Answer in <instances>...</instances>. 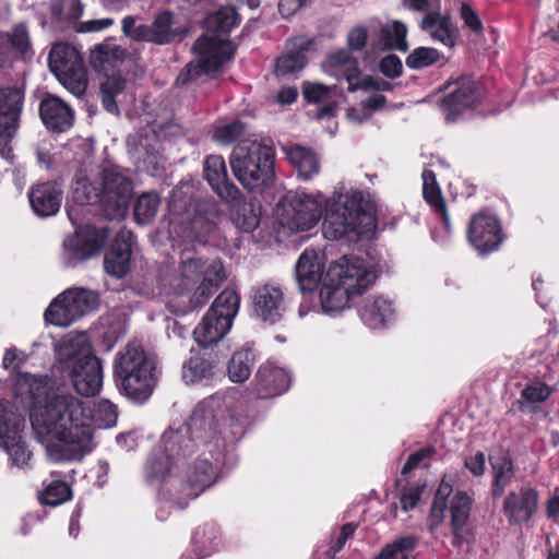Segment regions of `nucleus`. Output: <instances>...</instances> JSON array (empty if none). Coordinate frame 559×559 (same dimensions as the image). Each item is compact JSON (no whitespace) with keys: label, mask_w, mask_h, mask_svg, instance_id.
Masks as SVG:
<instances>
[{"label":"nucleus","mask_w":559,"mask_h":559,"mask_svg":"<svg viewBox=\"0 0 559 559\" xmlns=\"http://www.w3.org/2000/svg\"><path fill=\"white\" fill-rule=\"evenodd\" d=\"M227 408L225 394H213L197 404L183 428H169L163 433L160 453L146 465L150 480L160 483L162 498L185 508L214 484L217 469L207 457L199 456L185 475L178 469L200 444L209 447L211 455L219 449L218 426Z\"/></svg>","instance_id":"f257e3e1"},{"label":"nucleus","mask_w":559,"mask_h":559,"mask_svg":"<svg viewBox=\"0 0 559 559\" xmlns=\"http://www.w3.org/2000/svg\"><path fill=\"white\" fill-rule=\"evenodd\" d=\"M48 377L20 373L15 397L24 406L33 404L32 428L51 461L81 460L95 445L90 403L71 393L48 395Z\"/></svg>","instance_id":"f03ea898"},{"label":"nucleus","mask_w":559,"mask_h":559,"mask_svg":"<svg viewBox=\"0 0 559 559\" xmlns=\"http://www.w3.org/2000/svg\"><path fill=\"white\" fill-rule=\"evenodd\" d=\"M238 23L239 16L233 7H224L211 14L206 20V26L213 33L202 35L195 40L192 49L198 56V62H189L178 75L177 82L187 84L201 73L218 72L235 52V47L226 34Z\"/></svg>","instance_id":"7ed1b4c3"},{"label":"nucleus","mask_w":559,"mask_h":559,"mask_svg":"<svg viewBox=\"0 0 559 559\" xmlns=\"http://www.w3.org/2000/svg\"><path fill=\"white\" fill-rule=\"evenodd\" d=\"M226 280L219 260L207 262L190 250L182 251L176 273L169 280L170 293L186 298V310L202 307Z\"/></svg>","instance_id":"20e7f679"},{"label":"nucleus","mask_w":559,"mask_h":559,"mask_svg":"<svg viewBox=\"0 0 559 559\" xmlns=\"http://www.w3.org/2000/svg\"><path fill=\"white\" fill-rule=\"evenodd\" d=\"M275 151L269 141L250 134L234 147L229 165L240 185L250 191H263L272 186Z\"/></svg>","instance_id":"39448f33"},{"label":"nucleus","mask_w":559,"mask_h":559,"mask_svg":"<svg viewBox=\"0 0 559 559\" xmlns=\"http://www.w3.org/2000/svg\"><path fill=\"white\" fill-rule=\"evenodd\" d=\"M157 361L138 342H129L116 354L114 376L123 394L134 402H144L157 382Z\"/></svg>","instance_id":"423d86ee"},{"label":"nucleus","mask_w":559,"mask_h":559,"mask_svg":"<svg viewBox=\"0 0 559 559\" xmlns=\"http://www.w3.org/2000/svg\"><path fill=\"white\" fill-rule=\"evenodd\" d=\"M192 186L180 183L170 195L168 206L169 234L191 242H204L214 226L215 209L207 202L191 199Z\"/></svg>","instance_id":"0eeeda50"},{"label":"nucleus","mask_w":559,"mask_h":559,"mask_svg":"<svg viewBox=\"0 0 559 559\" xmlns=\"http://www.w3.org/2000/svg\"><path fill=\"white\" fill-rule=\"evenodd\" d=\"M63 371L69 372L75 391L82 396H94L103 386V366L93 355L85 335L64 340L57 350Z\"/></svg>","instance_id":"6e6552de"},{"label":"nucleus","mask_w":559,"mask_h":559,"mask_svg":"<svg viewBox=\"0 0 559 559\" xmlns=\"http://www.w3.org/2000/svg\"><path fill=\"white\" fill-rule=\"evenodd\" d=\"M326 214L322 233L328 240L356 239L359 226L368 218L364 211V198L359 191H337L324 204Z\"/></svg>","instance_id":"1a4fd4ad"},{"label":"nucleus","mask_w":559,"mask_h":559,"mask_svg":"<svg viewBox=\"0 0 559 559\" xmlns=\"http://www.w3.org/2000/svg\"><path fill=\"white\" fill-rule=\"evenodd\" d=\"M239 306L238 294L233 289H224L194 328V341L202 347L219 342L229 332Z\"/></svg>","instance_id":"9d476101"},{"label":"nucleus","mask_w":559,"mask_h":559,"mask_svg":"<svg viewBox=\"0 0 559 559\" xmlns=\"http://www.w3.org/2000/svg\"><path fill=\"white\" fill-rule=\"evenodd\" d=\"M325 203L326 198L322 193L288 191L277 204L276 214L282 226L305 231L319 223Z\"/></svg>","instance_id":"9b49d317"},{"label":"nucleus","mask_w":559,"mask_h":559,"mask_svg":"<svg viewBox=\"0 0 559 559\" xmlns=\"http://www.w3.org/2000/svg\"><path fill=\"white\" fill-rule=\"evenodd\" d=\"M99 296L83 287L69 288L56 297L45 311V319L56 326H69L97 309Z\"/></svg>","instance_id":"f8f14e48"},{"label":"nucleus","mask_w":559,"mask_h":559,"mask_svg":"<svg viewBox=\"0 0 559 559\" xmlns=\"http://www.w3.org/2000/svg\"><path fill=\"white\" fill-rule=\"evenodd\" d=\"M330 282L337 283L354 297L365 293L376 280L374 272L359 258L344 255L330 263Z\"/></svg>","instance_id":"ddd939ff"},{"label":"nucleus","mask_w":559,"mask_h":559,"mask_svg":"<svg viewBox=\"0 0 559 559\" xmlns=\"http://www.w3.org/2000/svg\"><path fill=\"white\" fill-rule=\"evenodd\" d=\"M107 238L108 233L105 228H96L91 225L78 228L63 240V264L73 267L80 262L97 255Z\"/></svg>","instance_id":"4468645a"},{"label":"nucleus","mask_w":559,"mask_h":559,"mask_svg":"<svg viewBox=\"0 0 559 559\" xmlns=\"http://www.w3.org/2000/svg\"><path fill=\"white\" fill-rule=\"evenodd\" d=\"M24 418L11 411L9 402L0 401V443L5 448L12 465L24 468L32 453L22 440Z\"/></svg>","instance_id":"2eb2a0df"},{"label":"nucleus","mask_w":559,"mask_h":559,"mask_svg":"<svg viewBox=\"0 0 559 559\" xmlns=\"http://www.w3.org/2000/svg\"><path fill=\"white\" fill-rule=\"evenodd\" d=\"M103 189V206L112 217H121L126 212L133 191L128 170L118 166L105 167L100 180Z\"/></svg>","instance_id":"dca6fc26"},{"label":"nucleus","mask_w":559,"mask_h":559,"mask_svg":"<svg viewBox=\"0 0 559 559\" xmlns=\"http://www.w3.org/2000/svg\"><path fill=\"white\" fill-rule=\"evenodd\" d=\"M4 64V51L0 48V69ZM23 90L17 86L0 90V155L9 158L10 143L19 128L23 106Z\"/></svg>","instance_id":"f3484780"},{"label":"nucleus","mask_w":559,"mask_h":559,"mask_svg":"<svg viewBox=\"0 0 559 559\" xmlns=\"http://www.w3.org/2000/svg\"><path fill=\"white\" fill-rule=\"evenodd\" d=\"M122 33L132 40L165 45L176 37L173 28V15L168 11L157 14L151 25L138 24L132 15L123 17Z\"/></svg>","instance_id":"a211bd4d"},{"label":"nucleus","mask_w":559,"mask_h":559,"mask_svg":"<svg viewBox=\"0 0 559 559\" xmlns=\"http://www.w3.org/2000/svg\"><path fill=\"white\" fill-rule=\"evenodd\" d=\"M252 310L254 316L265 323L281 322L287 311L283 287L274 283L258 285L252 294Z\"/></svg>","instance_id":"6ab92c4d"},{"label":"nucleus","mask_w":559,"mask_h":559,"mask_svg":"<svg viewBox=\"0 0 559 559\" xmlns=\"http://www.w3.org/2000/svg\"><path fill=\"white\" fill-rule=\"evenodd\" d=\"M467 237L471 245L480 253L491 252L502 241L501 226L497 217L480 212L469 222Z\"/></svg>","instance_id":"aec40b11"},{"label":"nucleus","mask_w":559,"mask_h":559,"mask_svg":"<svg viewBox=\"0 0 559 559\" xmlns=\"http://www.w3.org/2000/svg\"><path fill=\"white\" fill-rule=\"evenodd\" d=\"M537 506L538 492L530 486H522L506 496L502 511L510 525H522L533 518Z\"/></svg>","instance_id":"412c9836"},{"label":"nucleus","mask_w":559,"mask_h":559,"mask_svg":"<svg viewBox=\"0 0 559 559\" xmlns=\"http://www.w3.org/2000/svg\"><path fill=\"white\" fill-rule=\"evenodd\" d=\"M204 178L214 192L225 202L237 204L241 192L228 178L226 163L221 155H210L203 163Z\"/></svg>","instance_id":"4be33fe9"},{"label":"nucleus","mask_w":559,"mask_h":559,"mask_svg":"<svg viewBox=\"0 0 559 559\" xmlns=\"http://www.w3.org/2000/svg\"><path fill=\"white\" fill-rule=\"evenodd\" d=\"M39 116L45 127L52 132H67L73 126V109L63 99L50 93H46L40 100Z\"/></svg>","instance_id":"5701e85b"},{"label":"nucleus","mask_w":559,"mask_h":559,"mask_svg":"<svg viewBox=\"0 0 559 559\" xmlns=\"http://www.w3.org/2000/svg\"><path fill=\"white\" fill-rule=\"evenodd\" d=\"M289 372L273 362L261 365L254 377V391L260 397H271L286 392L290 384Z\"/></svg>","instance_id":"b1692460"},{"label":"nucleus","mask_w":559,"mask_h":559,"mask_svg":"<svg viewBox=\"0 0 559 559\" xmlns=\"http://www.w3.org/2000/svg\"><path fill=\"white\" fill-rule=\"evenodd\" d=\"M132 238L133 234L130 230L118 231L109 251L105 254L106 273L117 278L124 276L130 266Z\"/></svg>","instance_id":"393cba45"},{"label":"nucleus","mask_w":559,"mask_h":559,"mask_svg":"<svg viewBox=\"0 0 559 559\" xmlns=\"http://www.w3.org/2000/svg\"><path fill=\"white\" fill-rule=\"evenodd\" d=\"M324 263L314 250H305L295 265V277L302 293L314 290L324 278Z\"/></svg>","instance_id":"a878e982"},{"label":"nucleus","mask_w":559,"mask_h":559,"mask_svg":"<svg viewBox=\"0 0 559 559\" xmlns=\"http://www.w3.org/2000/svg\"><path fill=\"white\" fill-rule=\"evenodd\" d=\"M472 502V498L464 491H456L451 499L450 526L453 535V544L455 546L469 543L473 538L471 531L466 528L471 515Z\"/></svg>","instance_id":"bb28decb"},{"label":"nucleus","mask_w":559,"mask_h":559,"mask_svg":"<svg viewBox=\"0 0 559 559\" xmlns=\"http://www.w3.org/2000/svg\"><path fill=\"white\" fill-rule=\"evenodd\" d=\"M477 102L478 91L475 82L471 79H463L442 102L445 119L454 121L464 109L472 108Z\"/></svg>","instance_id":"cd10ccee"},{"label":"nucleus","mask_w":559,"mask_h":559,"mask_svg":"<svg viewBox=\"0 0 559 559\" xmlns=\"http://www.w3.org/2000/svg\"><path fill=\"white\" fill-rule=\"evenodd\" d=\"M28 199L33 211L41 217L55 215L61 205L62 191L53 182L32 187Z\"/></svg>","instance_id":"c85d7f7f"},{"label":"nucleus","mask_w":559,"mask_h":559,"mask_svg":"<svg viewBox=\"0 0 559 559\" xmlns=\"http://www.w3.org/2000/svg\"><path fill=\"white\" fill-rule=\"evenodd\" d=\"M420 28L428 33L435 41H439L447 47L455 45L456 28L450 16L442 14L440 9L426 12L420 21Z\"/></svg>","instance_id":"c756f323"},{"label":"nucleus","mask_w":559,"mask_h":559,"mask_svg":"<svg viewBox=\"0 0 559 559\" xmlns=\"http://www.w3.org/2000/svg\"><path fill=\"white\" fill-rule=\"evenodd\" d=\"M218 365L213 356H191L182 365V380L187 384H209L218 374Z\"/></svg>","instance_id":"7c9ffc66"},{"label":"nucleus","mask_w":559,"mask_h":559,"mask_svg":"<svg viewBox=\"0 0 559 559\" xmlns=\"http://www.w3.org/2000/svg\"><path fill=\"white\" fill-rule=\"evenodd\" d=\"M311 41L306 36L292 38L287 44L286 53L276 60V75L285 76L301 71L307 63L305 52L308 50Z\"/></svg>","instance_id":"2f4dec72"},{"label":"nucleus","mask_w":559,"mask_h":559,"mask_svg":"<svg viewBox=\"0 0 559 559\" xmlns=\"http://www.w3.org/2000/svg\"><path fill=\"white\" fill-rule=\"evenodd\" d=\"M359 314L369 328L380 329L393 318L394 308L391 300L382 296H373L364 301Z\"/></svg>","instance_id":"473e14b6"},{"label":"nucleus","mask_w":559,"mask_h":559,"mask_svg":"<svg viewBox=\"0 0 559 559\" xmlns=\"http://www.w3.org/2000/svg\"><path fill=\"white\" fill-rule=\"evenodd\" d=\"M324 71L338 80L345 79L348 82V86L350 83H354V80H358L360 74L357 59L345 49H340L329 55L324 63Z\"/></svg>","instance_id":"72a5a7b5"},{"label":"nucleus","mask_w":559,"mask_h":559,"mask_svg":"<svg viewBox=\"0 0 559 559\" xmlns=\"http://www.w3.org/2000/svg\"><path fill=\"white\" fill-rule=\"evenodd\" d=\"M489 461L492 468L491 493L493 498H500L513 480V463L510 455L504 451H499L491 455Z\"/></svg>","instance_id":"f704fd0d"},{"label":"nucleus","mask_w":559,"mask_h":559,"mask_svg":"<svg viewBox=\"0 0 559 559\" xmlns=\"http://www.w3.org/2000/svg\"><path fill=\"white\" fill-rule=\"evenodd\" d=\"M129 57V52L114 43H103L91 51L90 63L97 71H108Z\"/></svg>","instance_id":"c9c22d12"},{"label":"nucleus","mask_w":559,"mask_h":559,"mask_svg":"<svg viewBox=\"0 0 559 559\" xmlns=\"http://www.w3.org/2000/svg\"><path fill=\"white\" fill-rule=\"evenodd\" d=\"M319 297L322 310L325 313L343 310L352 298L340 284L330 282V275L326 272L320 287Z\"/></svg>","instance_id":"e433bc0d"},{"label":"nucleus","mask_w":559,"mask_h":559,"mask_svg":"<svg viewBox=\"0 0 559 559\" xmlns=\"http://www.w3.org/2000/svg\"><path fill=\"white\" fill-rule=\"evenodd\" d=\"M287 158L304 180H310L320 171V160L311 148L295 145L287 151Z\"/></svg>","instance_id":"4c0bfd02"},{"label":"nucleus","mask_w":559,"mask_h":559,"mask_svg":"<svg viewBox=\"0 0 559 559\" xmlns=\"http://www.w3.org/2000/svg\"><path fill=\"white\" fill-rule=\"evenodd\" d=\"M50 70L56 74L62 71H70L83 63L79 51L70 44H56L48 56Z\"/></svg>","instance_id":"58836bf2"},{"label":"nucleus","mask_w":559,"mask_h":559,"mask_svg":"<svg viewBox=\"0 0 559 559\" xmlns=\"http://www.w3.org/2000/svg\"><path fill=\"white\" fill-rule=\"evenodd\" d=\"M423 177V195L425 201L432 207V210L440 214L444 221L445 226L449 225V215L445 207V202L442 197L441 190L436 181V176L431 170H425Z\"/></svg>","instance_id":"ea45409f"},{"label":"nucleus","mask_w":559,"mask_h":559,"mask_svg":"<svg viewBox=\"0 0 559 559\" xmlns=\"http://www.w3.org/2000/svg\"><path fill=\"white\" fill-rule=\"evenodd\" d=\"M419 544V537L404 535L386 544L373 559H415L413 551Z\"/></svg>","instance_id":"a19ab883"},{"label":"nucleus","mask_w":559,"mask_h":559,"mask_svg":"<svg viewBox=\"0 0 559 559\" xmlns=\"http://www.w3.org/2000/svg\"><path fill=\"white\" fill-rule=\"evenodd\" d=\"M253 364L254 355L250 348H242L234 353L227 366L229 380L235 383L245 382L251 374Z\"/></svg>","instance_id":"79ce46f5"},{"label":"nucleus","mask_w":559,"mask_h":559,"mask_svg":"<svg viewBox=\"0 0 559 559\" xmlns=\"http://www.w3.org/2000/svg\"><path fill=\"white\" fill-rule=\"evenodd\" d=\"M126 84V80L119 74L107 76L102 83V103L108 112L119 115L117 97L124 91Z\"/></svg>","instance_id":"37998d69"},{"label":"nucleus","mask_w":559,"mask_h":559,"mask_svg":"<svg viewBox=\"0 0 559 559\" xmlns=\"http://www.w3.org/2000/svg\"><path fill=\"white\" fill-rule=\"evenodd\" d=\"M56 76L64 88L74 96L82 97L85 94L88 80L84 63L74 67L70 71L56 73Z\"/></svg>","instance_id":"c03bdc74"},{"label":"nucleus","mask_w":559,"mask_h":559,"mask_svg":"<svg viewBox=\"0 0 559 559\" xmlns=\"http://www.w3.org/2000/svg\"><path fill=\"white\" fill-rule=\"evenodd\" d=\"M73 200L80 205L99 202L103 205L102 185L91 182L87 178H79L73 189Z\"/></svg>","instance_id":"a18cd8bd"},{"label":"nucleus","mask_w":559,"mask_h":559,"mask_svg":"<svg viewBox=\"0 0 559 559\" xmlns=\"http://www.w3.org/2000/svg\"><path fill=\"white\" fill-rule=\"evenodd\" d=\"M233 222L237 228L245 233L253 231L260 224L259 206L247 202L237 204V210L233 216Z\"/></svg>","instance_id":"49530a36"},{"label":"nucleus","mask_w":559,"mask_h":559,"mask_svg":"<svg viewBox=\"0 0 559 559\" xmlns=\"http://www.w3.org/2000/svg\"><path fill=\"white\" fill-rule=\"evenodd\" d=\"M384 45L390 49H396L401 52L408 50L406 40L407 26L401 21H393L381 31Z\"/></svg>","instance_id":"de8ad7c7"},{"label":"nucleus","mask_w":559,"mask_h":559,"mask_svg":"<svg viewBox=\"0 0 559 559\" xmlns=\"http://www.w3.org/2000/svg\"><path fill=\"white\" fill-rule=\"evenodd\" d=\"M71 497L69 484L58 479L50 481L39 493L40 502L52 507L67 502Z\"/></svg>","instance_id":"09e8293b"},{"label":"nucleus","mask_w":559,"mask_h":559,"mask_svg":"<svg viewBox=\"0 0 559 559\" xmlns=\"http://www.w3.org/2000/svg\"><path fill=\"white\" fill-rule=\"evenodd\" d=\"M159 199L155 193H143L134 205V217L139 224L150 223L156 215Z\"/></svg>","instance_id":"8fccbe9b"},{"label":"nucleus","mask_w":559,"mask_h":559,"mask_svg":"<svg viewBox=\"0 0 559 559\" xmlns=\"http://www.w3.org/2000/svg\"><path fill=\"white\" fill-rule=\"evenodd\" d=\"M440 59L437 49L430 47H418L406 58L405 64L412 70H419L435 64Z\"/></svg>","instance_id":"3c124183"},{"label":"nucleus","mask_w":559,"mask_h":559,"mask_svg":"<svg viewBox=\"0 0 559 559\" xmlns=\"http://www.w3.org/2000/svg\"><path fill=\"white\" fill-rule=\"evenodd\" d=\"M83 13L81 0H53L51 14L60 21H75Z\"/></svg>","instance_id":"603ef678"},{"label":"nucleus","mask_w":559,"mask_h":559,"mask_svg":"<svg viewBox=\"0 0 559 559\" xmlns=\"http://www.w3.org/2000/svg\"><path fill=\"white\" fill-rule=\"evenodd\" d=\"M117 419V407L108 400L99 401L92 412V423L94 421L98 428H111L116 425Z\"/></svg>","instance_id":"864d4df0"},{"label":"nucleus","mask_w":559,"mask_h":559,"mask_svg":"<svg viewBox=\"0 0 559 559\" xmlns=\"http://www.w3.org/2000/svg\"><path fill=\"white\" fill-rule=\"evenodd\" d=\"M245 124L240 121H233L229 123L222 124L215 129L214 140L223 145H228L235 140L243 139Z\"/></svg>","instance_id":"5fc2aeb1"},{"label":"nucleus","mask_w":559,"mask_h":559,"mask_svg":"<svg viewBox=\"0 0 559 559\" xmlns=\"http://www.w3.org/2000/svg\"><path fill=\"white\" fill-rule=\"evenodd\" d=\"M357 90L385 92L392 90V84L381 78L367 75L358 79L355 83H350L348 86L349 92H355Z\"/></svg>","instance_id":"6e6d98bb"},{"label":"nucleus","mask_w":559,"mask_h":559,"mask_svg":"<svg viewBox=\"0 0 559 559\" xmlns=\"http://www.w3.org/2000/svg\"><path fill=\"white\" fill-rule=\"evenodd\" d=\"M452 492V485L443 477L441 484L436 492V497L431 507L432 516L437 518V524L441 521L443 511L445 509L447 498Z\"/></svg>","instance_id":"4d7b16f0"},{"label":"nucleus","mask_w":559,"mask_h":559,"mask_svg":"<svg viewBox=\"0 0 559 559\" xmlns=\"http://www.w3.org/2000/svg\"><path fill=\"white\" fill-rule=\"evenodd\" d=\"M368 38V28L358 24L352 27L347 33V46L352 51H361Z\"/></svg>","instance_id":"13d9d810"},{"label":"nucleus","mask_w":559,"mask_h":559,"mask_svg":"<svg viewBox=\"0 0 559 559\" xmlns=\"http://www.w3.org/2000/svg\"><path fill=\"white\" fill-rule=\"evenodd\" d=\"M550 395V389L543 383L526 386L522 391V400L528 404L544 402Z\"/></svg>","instance_id":"bf43d9fd"},{"label":"nucleus","mask_w":559,"mask_h":559,"mask_svg":"<svg viewBox=\"0 0 559 559\" xmlns=\"http://www.w3.org/2000/svg\"><path fill=\"white\" fill-rule=\"evenodd\" d=\"M152 132L157 140H168L181 135L182 128L175 121L167 120L164 123H155L152 127Z\"/></svg>","instance_id":"052dcab7"},{"label":"nucleus","mask_w":559,"mask_h":559,"mask_svg":"<svg viewBox=\"0 0 559 559\" xmlns=\"http://www.w3.org/2000/svg\"><path fill=\"white\" fill-rule=\"evenodd\" d=\"M383 75L390 79H396L402 75L403 64L401 59L395 55H388L382 58L379 64Z\"/></svg>","instance_id":"680f3d73"},{"label":"nucleus","mask_w":559,"mask_h":559,"mask_svg":"<svg viewBox=\"0 0 559 559\" xmlns=\"http://www.w3.org/2000/svg\"><path fill=\"white\" fill-rule=\"evenodd\" d=\"M331 88L321 83H305L302 94L308 102L318 103L329 98Z\"/></svg>","instance_id":"e2e57ef3"},{"label":"nucleus","mask_w":559,"mask_h":559,"mask_svg":"<svg viewBox=\"0 0 559 559\" xmlns=\"http://www.w3.org/2000/svg\"><path fill=\"white\" fill-rule=\"evenodd\" d=\"M10 41L16 51L24 53L28 48V34L26 26L23 24L16 25L10 35Z\"/></svg>","instance_id":"0e129e2a"},{"label":"nucleus","mask_w":559,"mask_h":559,"mask_svg":"<svg viewBox=\"0 0 559 559\" xmlns=\"http://www.w3.org/2000/svg\"><path fill=\"white\" fill-rule=\"evenodd\" d=\"M464 465L473 475H483L485 473L486 466V457L484 452L478 451L473 456L466 457Z\"/></svg>","instance_id":"69168bd1"},{"label":"nucleus","mask_w":559,"mask_h":559,"mask_svg":"<svg viewBox=\"0 0 559 559\" xmlns=\"http://www.w3.org/2000/svg\"><path fill=\"white\" fill-rule=\"evenodd\" d=\"M112 24H114V20L109 19V17L99 19V20H91V21L80 23V25L78 27V32H81V33L99 32V31L108 28Z\"/></svg>","instance_id":"338daca9"},{"label":"nucleus","mask_w":559,"mask_h":559,"mask_svg":"<svg viewBox=\"0 0 559 559\" xmlns=\"http://www.w3.org/2000/svg\"><path fill=\"white\" fill-rule=\"evenodd\" d=\"M432 453V448H424L411 454L402 468V474H407L408 472L414 469L423 460H425Z\"/></svg>","instance_id":"774afa93"}]
</instances>
